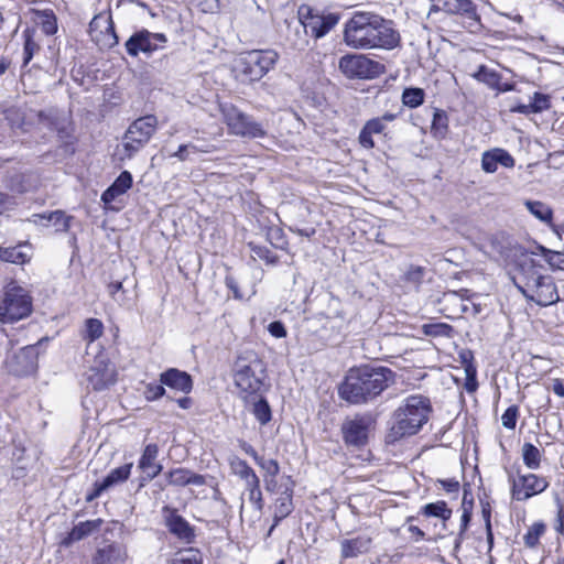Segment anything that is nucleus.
<instances>
[{
  "label": "nucleus",
  "instance_id": "nucleus-42",
  "mask_svg": "<svg viewBox=\"0 0 564 564\" xmlns=\"http://www.w3.org/2000/svg\"><path fill=\"white\" fill-rule=\"evenodd\" d=\"M425 91L422 88H405L402 93V102L409 108H416L424 102Z\"/></svg>",
  "mask_w": 564,
  "mask_h": 564
},
{
  "label": "nucleus",
  "instance_id": "nucleus-35",
  "mask_svg": "<svg viewBox=\"0 0 564 564\" xmlns=\"http://www.w3.org/2000/svg\"><path fill=\"white\" fill-rule=\"evenodd\" d=\"M228 465L231 474L239 477L241 480L248 479L256 474V471L248 465V463L237 455H231L228 457Z\"/></svg>",
  "mask_w": 564,
  "mask_h": 564
},
{
  "label": "nucleus",
  "instance_id": "nucleus-48",
  "mask_svg": "<svg viewBox=\"0 0 564 564\" xmlns=\"http://www.w3.org/2000/svg\"><path fill=\"white\" fill-rule=\"evenodd\" d=\"M473 76L478 82L485 83L490 87L496 86L499 82V75L485 65L479 66L478 70Z\"/></svg>",
  "mask_w": 564,
  "mask_h": 564
},
{
  "label": "nucleus",
  "instance_id": "nucleus-62",
  "mask_svg": "<svg viewBox=\"0 0 564 564\" xmlns=\"http://www.w3.org/2000/svg\"><path fill=\"white\" fill-rule=\"evenodd\" d=\"M241 449L249 456L253 458L254 462H257L261 456L257 453V451L247 442L241 441L240 442Z\"/></svg>",
  "mask_w": 564,
  "mask_h": 564
},
{
  "label": "nucleus",
  "instance_id": "nucleus-6",
  "mask_svg": "<svg viewBox=\"0 0 564 564\" xmlns=\"http://www.w3.org/2000/svg\"><path fill=\"white\" fill-rule=\"evenodd\" d=\"M159 120L147 115L130 123L122 138L124 158L131 159L148 144L158 129Z\"/></svg>",
  "mask_w": 564,
  "mask_h": 564
},
{
  "label": "nucleus",
  "instance_id": "nucleus-10",
  "mask_svg": "<svg viewBox=\"0 0 564 564\" xmlns=\"http://www.w3.org/2000/svg\"><path fill=\"white\" fill-rule=\"evenodd\" d=\"M297 15L305 32L311 33L316 39L327 34L339 21L337 14H319L308 4L300 6Z\"/></svg>",
  "mask_w": 564,
  "mask_h": 564
},
{
  "label": "nucleus",
  "instance_id": "nucleus-27",
  "mask_svg": "<svg viewBox=\"0 0 564 564\" xmlns=\"http://www.w3.org/2000/svg\"><path fill=\"white\" fill-rule=\"evenodd\" d=\"M101 523V519L79 522L72 529L68 535L64 539L63 544L69 545L73 542L83 540L84 538L90 535L93 532L99 530Z\"/></svg>",
  "mask_w": 564,
  "mask_h": 564
},
{
  "label": "nucleus",
  "instance_id": "nucleus-31",
  "mask_svg": "<svg viewBox=\"0 0 564 564\" xmlns=\"http://www.w3.org/2000/svg\"><path fill=\"white\" fill-rule=\"evenodd\" d=\"M292 489L286 488L285 491L276 499L274 506V525L292 512Z\"/></svg>",
  "mask_w": 564,
  "mask_h": 564
},
{
  "label": "nucleus",
  "instance_id": "nucleus-21",
  "mask_svg": "<svg viewBox=\"0 0 564 564\" xmlns=\"http://www.w3.org/2000/svg\"><path fill=\"white\" fill-rule=\"evenodd\" d=\"M167 485L184 487L188 485L203 486L206 484L205 477L199 474H195L186 468H174L165 474Z\"/></svg>",
  "mask_w": 564,
  "mask_h": 564
},
{
  "label": "nucleus",
  "instance_id": "nucleus-3",
  "mask_svg": "<svg viewBox=\"0 0 564 564\" xmlns=\"http://www.w3.org/2000/svg\"><path fill=\"white\" fill-rule=\"evenodd\" d=\"M394 379V372L387 367L361 366L349 370L339 394L352 404L367 403L390 387Z\"/></svg>",
  "mask_w": 564,
  "mask_h": 564
},
{
  "label": "nucleus",
  "instance_id": "nucleus-53",
  "mask_svg": "<svg viewBox=\"0 0 564 564\" xmlns=\"http://www.w3.org/2000/svg\"><path fill=\"white\" fill-rule=\"evenodd\" d=\"M25 42H24V63L28 64L32 57L34 52L39 48L37 44L33 41L29 31L24 32Z\"/></svg>",
  "mask_w": 564,
  "mask_h": 564
},
{
  "label": "nucleus",
  "instance_id": "nucleus-47",
  "mask_svg": "<svg viewBox=\"0 0 564 564\" xmlns=\"http://www.w3.org/2000/svg\"><path fill=\"white\" fill-rule=\"evenodd\" d=\"M542 256L552 270L564 271V253L547 248H542Z\"/></svg>",
  "mask_w": 564,
  "mask_h": 564
},
{
  "label": "nucleus",
  "instance_id": "nucleus-34",
  "mask_svg": "<svg viewBox=\"0 0 564 564\" xmlns=\"http://www.w3.org/2000/svg\"><path fill=\"white\" fill-rule=\"evenodd\" d=\"M431 132L437 139H444L447 135L448 116L444 110L434 109Z\"/></svg>",
  "mask_w": 564,
  "mask_h": 564
},
{
  "label": "nucleus",
  "instance_id": "nucleus-43",
  "mask_svg": "<svg viewBox=\"0 0 564 564\" xmlns=\"http://www.w3.org/2000/svg\"><path fill=\"white\" fill-rule=\"evenodd\" d=\"M546 527L543 522H535L523 536L524 544L534 549L539 544L540 538L545 533Z\"/></svg>",
  "mask_w": 564,
  "mask_h": 564
},
{
  "label": "nucleus",
  "instance_id": "nucleus-28",
  "mask_svg": "<svg viewBox=\"0 0 564 564\" xmlns=\"http://www.w3.org/2000/svg\"><path fill=\"white\" fill-rule=\"evenodd\" d=\"M69 220L70 217L66 216L62 210H55L50 214H34L31 219L34 224H42L45 221V225H47L48 223H52L56 231H67L69 228Z\"/></svg>",
  "mask_w": 564,
  "mask_h": 564
},
{
  "label": "nucleus",
  "instance_id": "nucleus-14",
  "mask_svg": "<svg viewBox=\"0 0 564 564\" xmlns=\"http://www.w3.org/2000/svg\"><path fill=\"white\" fill-rule=\"evenodd\" d=\"M547 487L549 481L544 477L534 474L519 475L512 479V496L522 501L543 492Z\"/></svg>",
  "mask_w": 564,
  "mask_h": 564
},
{
  "label": "nucleus",
  "instance_id": "nucleus-46",
  "mask_svg": "<svg viewBox=\"0 0 564 564\" xmlns=\"http://www.w3.org/2000/svg\"><path fill=\"white\" fill-rule=\"evenodd\" d=\"M37 17L42 31L46 35H53L57 31L56 18L53 11L44 10L42 12H39Z\"/></svg>",
  "mask_w": 564,
  "mask_h": 564
},
{
  "label": "nucleus",
  "instance_id": "nucleus-19",
  "mask_svg": "<svg viewBox=\"0 0 564 564\" xmlns=\"http://www.w3.org/2000/svg\"><path fill=\"white\" fill-rule=\"evenodd\" d=\"M160 382L170 389L183 393H189L193 388L192 377L176 368H170L160 375Z\"/></svg>",
  "mask_w": 564,
  "mask_h": 564
},
{
  "label": "nucleus",
  "instance_id": "nucleus-23",
  "mask_svg": "<svg viewBox=\"0 0 564 564\" xmlns=\"http://www.w3.org/2000/svg\"><path fill=\"white\" fill-rule=\"evenodd\" d=\"M158 453L159 447L156 444H148L139 460V468L142 469L150 479L156 477L162 470V466L155 463Z\"/></svg>",
  "mask_w": 564,
  "mask_h": 564
},
{
  "label": "nucleus",
  "instance_id": "nucleus-61",
  "mask_svg": "<svg viewBox=\"0 0 564 564\" xmlns=\"http://www.w3.org/2000/svg\"><path fill=\"white\" fill-rule=\"evenodd\" d=\"M171 156L178 159L180 161L184 162L189 159V145L182 144L178 147V150L174 152Z\"/></svg>",
  "mask_w": 564,
  "mask_h": 564
},
{
  "label": "nucleus",
  "instance_id": "nucleus-26",
  "mask_svg": "<svg viewBox=\"0 0 564 564\" xmlns=\"http://www.w3.org/2000/svg\"><path fill=\"white\" fill-rule=\"evenodd\" d=\"M7 186L15 193H26L37 186V177L32 173H14L8 177Z\"/></svg>",
  "mask_w": 564,
  "mask_h": 564
},
{
  "label": "nucleus",
  "instance_id": "nucleus-50",
  "mask_svg": "<svg viewBox=\"0 0 564 564\" xmlns=\"http://www.w3.org/2000/svg\"><path fill=\"white\" fill-rule=\"evenodd\" d=\"M256 463L264 471L263 478L276 477L280 473V465L275 459H265L261 456Z\"/></svg>",
  "mask_w": 564,
  "mask_h": 564
},
{
  "label": "nucleus",
  "instance_id": "nucleus-57",
  "mask_svg": "<svg viewBox=\"0 0 564 564\" xmlns=\"http://www.w3.org/2000/svg\"><path fill=\"white\" fill-rule=\"evenodd\" d=\"M253 252L262 260H264L267 263H275L278 258L274 256L270 250L265 248H254Z\"/></svg>",
  "mask_w": 564,
  "mask_h": 564
},
{
  "label": "nucleus",
  "instance_id": "nucleus-54",
  "mask_svg": "<svg viewBox=\"0 0 564 564\" xmlns=\"http://www.w3.org/2000/svg\"><path fill=\"white\" fill-rule=\"evenodd\" d=\"M247 494L249 501L253 505L256 510L261 512L264 506L261 488H253L252 490L247 491Z\"/></svg>",
  "mask_w": 564,
  "mask_h": 564
},
{
  "label": "nucleus",
  "instance_id": "nucleus-16",
  "mask_svg": "<svg viewBox=\"0 0 564 564\" xmlns=\"http://www.w3.org/2000/svg\"><path fill=\"white\" fill-rule=\"evenodd\" d=\"M87 380L94 390H104L116 382L115 367L107 358L98 357L87 372Z\"/></svg>",
  "mask_w": 564,
  "mask_h": 564
},
{
  "label": "nucleus",
  "instance_id": "nucleus-41",
  "mask_svg": "<svg viewBox=\"0 0 564 564\" xmlns=\"http://www.w3.org/2000/svg\"><path fill=\"white\" fill-rule=\"evenodd\" d=\"M426 268L422 265L410 264L402 275V281L414 288H419L423 282Z\"/></svg>",
  "mask_w": 564,
  "mask_h": 564
},
{
  "label": "nucleus",
  "instance_id": "nucleus-45",
  "mask_svg": "<svg viewBox=\"0 0 564 564\" xmlns=\"http://www.w3.org/2000/svg\"><path fill=\"white\" fill-rule=\"evenodd\" d=\"M252 413L261 425H265L271 421V409L267 400L263 398L253 402Z\"/></svg>",
  "mask_w": 564,
  "mask_h": 564
},
{
  "label": "nucleus",
  "instance_id": "nucleus-52",
  "mask_svg": "<svg viewBox=\"0 0 564 564\" xmlns=\"http://www.w3.org/2000/svg\"><path fill=\"white\" fill-rule=\"evenodd\" d=\"M519 415V409L517 405L509 406L503 414L501 415L502 426L509 430H513L517 424V419Z\"/></svg>",
  "mask_w": 564,
  "mask_h": 564
},
{
  "label": "nucleus",
  "instance_id": "nucleus-12",
  "mask_svg": "<svg viewBox=\"0 0 564 564\" xmlns=\"http://www.w3.org/2000/svg\"><path fill=\"white\" fill-rule=\"evenodd\" d=\"M338 67L349 78H373L383 70V65L379 62L357 54L341 56Z\"/></svg>",
  "mask_w": 564,
  "mask_h": 564
},
{
  "label": "nucleus",
  "instance_id": "nucleus-39",
  "mask_svg": "<svg viewBox=\"0 0 564 564\" xmlns=\"http://www.w3.org/2000/svg\"><path fill=\"white\" fill-rule=\"evenodd\" d=\"M422 514L425 517H435L444 521L448 520L452 516V510L447 508L445 501H436L427 503L422 508Z\"/></svg>",
  "mask_w": 564,
  "mask_h": 564
},
{
  "label": "nucleus",
  "instance_id": "nucleus-55",
  "mask_svg": "<svg viewBox=\"0 0 564 564\" xmlns=\"http://www.w3.org/2000/svg\"><path fill=\"white\" fill-rule=\"evenodd\" d=\"M372 134L370 130L366 129V126L362 127L358 137V141L362 148L372 149L375 147Z\"/></svg>",
  "mask_w": 564,
  "mask_h": 564
},
{
  "label": "nucleus",
  "instance_id": "nucleus-20",
  "mask_svg": "<svg viewBox=\"0 0 564 564\" xmlns=\"http://www.w3.org/2000/svg\"><path fill=\"white\" fill-rule=\"evenodd\" d=\"M372 539L367 534H360L340 542V554L343 558H354L370 551Z\"/></svg>",
  "mask_w": 564,
  "mask_h": 564
},
{
  "label": "nucleus",
  "instance_id": "nucleus-60",
  "mask_svg": "<svg viewBox=\"0 0 564 564\" xmlns=\"http://www.w3.org/2000/svg\"><path fill=\"white\" fill-rule=\"evenodd\" d=\"M108 488L104 487L102 481H96L94 484V489L90 494L87 495V501H93L96 498H98L104 491H106Z\"/></svg>",
  "mask_w": 564,
  "mask_h": 564
},
{
  "label": "nucleus",
  "instance_id": "nucleus-18",
  "mask_svg": "<svg viewBox=\"0 0 564 564\" xmlns=\"http://www.w3.org/2000/svg\"><path fill=\"white\" fill-rule=\"evenodd\" d=\"M481 170L485 173H496L499 166L505 169H513L516 165L514 158L502 148H492L481 154Z\"/></svg>",
  "mask_w": 564,
  "mask_h": 564
},
{
  "label": "nucleus",
  "instance_id": "nucleus-40",
  "mask_svg": "<svg viewBox=\"0 0 564 564\" xmlns=\"http://www.w3.org/2000/svg\"><path fill=\"white\" fill-rule=\"evenodd\" d=\"M422 333L425 336L430 337H452L453 336V327L449 324L446 323H429L424 324L421 327Z\"/></svg>",
  "mask_w": 564,
  "mask_h": 564
},
{
  "label": "nucleus",
  "instance_id": "nucleus-58",
  "mask_svg": "<svg viewBox=\"0 0 564 564\" xmlns=\"http://www.w3.org/2000/svg\"><path fill=\"white\" fill-rule=\"evenodd\" d=\"M442 488L448 494L458 492L459 482L456 479L440 480Z\"/></svg>",
  "mask_w": 564,
  "mask_h": 564
},
{
  "label": "nucleus",
  "instance_id": "nucleus-15",
  "mask_svg": "<svg viewBox=\"0 0 564 564\" xmlns=\"http://www.w3.org/2000/svg\"><path fill=\"white\" fill-rule=\"evenodd\" d=\"M371 423L370 415H357L351 420H347L341 427L346 444L356 447L365 445Z\"/></svg>",
  "mask_w": 564,
  "mask_h": 564
},
{
  "label": "nucleus",
  "instance_id": "nucleus-2",
  "mask_svg": "<svg viewBox=\"0 0 564 564\" xmlns=\"http://www.w3.org/2000/svg\"><path fill=\"white\" fill-rule=\"evenodd\" d=\"M344 41L356 50H392L399 45L400 34L392 21L373 12L358 11L345 24Z\"/></svg>",
  "mask_w": 564,
  "mask_h": 564
},
{
  "label": "nucleus",
  "instance_id": "nucleus-49",
  "mask_svg": "<svg viewBox=\"0 0 564 564\" xmlns=\"http://www.w3.org/2000/svg\"><path fill=\"white\" fill-rule=\"evenodd\" d=\"M529 104L533 113L543 112L551 107L550 97L541 93H534Z\"/></svg>",
  "mask_w": 564,
  "mask_h": 564
},
{
  "label": "nucleus",
  "instance_id": "nucleus-9",
  "mask_svg": "<svg viewBox=\"0 0 564 564\" xmlns=\"http://www.w3.org/2000/svg\"><path fill=\"white\" fill-rule=\"evenodd\" d=\"M219 108L231 134L248 138H262L265 135L261 123L254 121L232 104H220Z\"/></svg>",
  "mask_w": 564,
  "mask_h": 564
},
{
  "label": "nucleus",
  "instance_id": "nucleus-7",
  "mask_svg": "<svg viewBox=\"0 0 564 564\" xmlns=\"http://www.w3.org/2000/svg\"><path fill=\"white\" fill-rule=\"evenodd\" d=\"M279 54L273 50H252L246 52L237 62V68L248 82L260 80L273 68Z\"/></svg>",
  "mask_w": 564,
  "mask_h": 564
},
{
  "label": "nucleus",
  "instance_id": "nucleus-30",
  "mask_svg": "<svg viewBox=\"0 0 564 564\" xmlns=\"http://www.w3.org/2000/svg\"><path fill=\"white\" fill-rule=\"evenodd\" d=\"M444 9L452 14H463L477 19L476 7L471 0H446Z\"/></svg>",
  "mask_w": 564,
  "mask_h": 564
},
{
  "label": "nucleus",
  "instance_id": "nucleus-44",
  "mask_svg": "<svg viewBox=\"0 0 564 564\" xmlns=\"http://www.w3.org/2000/svg\"><path fill=\"white\" fill-rule=\"evenodd\" d=\"M395 118H397L395 113L386 112L381 117H377V118H372V119L368 120L365 123V126H366V129L370 130V132H372L373 134H380L384 131L386 123L392 122L393 120H395Z\"/></svg>",
  "mask_w": 564,
  "mask_h": 564
},
{
  "label": "nucleus",
  "instance_id": "nucleus-64",
  "mask_svg": "<svg viewBox=\"0 0 564 564\" xmlns=\"http://www.w3.org/2000/svg\"><path fill=\"white\" fill-rule=\"evenodd\" d=\"M552 390L553 392L560 397V398H564V384H563V381L561 379H553L552 381Z\"/></svg>",
  "mask_w": 564,
  "mask_h": 564
},
{
  "label": "nucleus",
  "instance_id": "nucleus-8",
  "mask_svg": "<svg viewBox=\"0 0 564 564\" xmlns=\"http://www.w3.org/2000/svg\"><path fill=\"white\" fill-rule=\"evenodd\" d=\"M30 313L31 299L26 292L21 286L8 285L0 303V321L13 323L26 317Z\"/></svg>",
  "mask_w": 564,
  "mask_h": 564
},
{
  "label": "nucleus",
  "instance_id": "nucleus-25",
  "mask_svg": "<svg viewBox=\"0 0 564 564\" xmlns=\"http://www.w3.org/2000/svg\"><path fill=\"white\" fill-rule=\"evenodd\" d=\"M132 186V175L128 171L121 172L110 187H108L101 195V200L105 204H110L118 196L123 195Z\"/></svg>",
  "mask_w": 564,
  "mask_h": 564
},
{
  "label": "nucleus",
  "instance_id": "nucleus-5",
  "mask_svg": "<svg viewBox=\"0 0 564 564\" xmlns=\"http://www.w3.org/2000/svg\"><path fill=\"white\" fill-rule=\"evenodd\" d=\"M265 378V364L258 356L253 355L248 361L242 358L237 361L234 380L239 390V395L243 400L247 401L249 398H256L260 394Z\"/></svg>",
  "mask_w": 564,
  "mask_h": 564
},
{
  "label": "nucleus",
  "instance_id": "nucleus-38",
  "mask_svg": "<svg viewBox=\"0 0 564 564\" xmlns=\"http://www.w3.org/2000/svg\"><path fill=\"white\" fill-rule=\"evenodd\" d=\"M541 451L531 443H524L522 446V458L524 465L530 469H538L541 464Z\"/></svg>",
  "mask_w": 564,
  "mask_h": 564
},
{
  "label": "nucleus",
  "instance_id": "nucleus-51",
  "mask_svg": "<svg viewBox=\"0 0 564 564\" xmlns=\"http://www.w3.org/2000/svg\"><path fill=\"white\" fill-rule=\"evenodd\" d=\"M165 394L164 384L156 382H149L144 386L143 395L148 401H155Z\"/></svg>",
  "mask_w": 564,
  "mask_h": 564
},
{
  "label": "nucleus",
  "instance_id": "nucleus-56",
  "mask_svg": "<svg viewBox=\"0 0 564 564\" xmlns=\"http://www.w3.org/2000/svg\"><path fill=\"white\" fill-rule=\"evenodd\" d=\"M269 333L275 338H283L286 336V329L282 322L275 321L269 324Z\"/></svg>",
  "mask_w": 564,
  "mask_h": 564
},
{
  "label": "nucleus",
  "instance_id": "nucleus-1",
  "mask_svg": "<svg viewBox=\"0 0 564 564\" xmlns=\"http://www.w3.org/2000/svg\"><path fill=\"white\" fill-rule=\"evenodd\" d=\"M510 251L514 263L512 281L524 297L540 306L557 303L560 295L555 282L551 275L543 273V265L521 247Z\"/></svg>",
  "mask_w": 564,
  "mask_h": 564
},
{
  "label": "nucleus",
  "instance_id": "nucleus-37",
  "mask_svg": "<svg viewBox=\"0 0 564 564\" xmlns=\"http://www.w3.org/2000/svg\"><path fill=\"white\" fill-rule=\"evenodd\" d=\"M170 564H203V556L197 549L189 547L175 553Z\"/></svg>",
  "mask_w": 564,
  "mask_h": 564
},
{
  "label": "nucleus",
  "instance_id": "nucleus-11",
  "mask_svg": "<svg viewBox=\"0 0 564 564\" xmlns=\"http://www.w3.org/2000/svg\"><path fill=\"white\" fill-rule=\"evenodd\" d=\"M166 43L167 37L164 33H153L142 29L134 32L127 40L124 46L127 53L132 57H137L140 53L149 57L156 51L163 50Z\"/></svg>",
  "mask_w": 564,
  "mask_h": 564
},
{
  "label": "nucleus",
  "instance_id": "nucleus-13",
  "mask_svg": "<svg viewBox=\"0 0 564 564\" xmlns=\"http://www.w3.org/2000/svg\"><path fill=\"white\" fill-rule=\"evenodd\" d=\"M89 29L93 39L105 47L111 48L119 42L110 12L95 15Z\"/></svg>",
  "mask_w": 564,
  "mask_h": 564
},
{
  "label": "nucleus",
  "instance_id": "nucleus-63",
  "mask_svg": "<svg viewBox=\"0 0 564 564\" xmlns=\"http://www.w3.org/2000/svg\"><path fill=\"white\" fill-rule=\"evenodd\" d=\"M245 482L246 491L252 490L253 488L260 487V479L257 474L248 479L242 480Z\"/></svg>",
  "mask_w": 564,
  "mask_h": 564
},
{
  "label": "nucleus",
  "instance_id": "nucleus-59",
  "mask_svg": "<svg viewBox=\"0 0 564 564\" xmlns=\"http://www.w3.org/2000/svg\"><path fill=\"white\" fill-rule=\"evenodd\" d=\"M122 290V283L117 281V282H112V283H109L108 284V292L110 294V296L117 301V302H122V299L121 296L118 295V293Z\"/></svg>",
  "mask_w": 564,
  "mask_h": 564
},
{
  "label": "nucleus",
  "instance_id": "nucleus-4",
  "mask_svg": "<svg viewBox=\"0 0 564 564\" xmlns=\"http://www.w3.org/2000/svg\"><path fill=\"white\" fill-rule=\"evenodd\" d=\"M431 413L430 401L422 395H410L394 413V423L388 437L397 441L404 436L416 434L429 421Z\"/></svg>",
  "mask_w": 564,
  "mask_h": 564
},
{
  "label": "nucleus",
  "instance_id": "nucleus-29",
  "mask_svg": "<svg viewBox=\"0 0 564 564\" xmlns=\"http://www.w3.org/2000/svg\"><path fill=\"white\" fill-rule=\"evenodd\" d=\"M30 249L28 245H19L15 247H0V259L14 264H24L30 261L31 253L25 251Z\"/></svg>",
  "mask_w": 564,
  "mask_h": 564
},
{
  "label": "nucleus",
  "instance_id": "nucleus-22",
  "mask_svg": "<svg viewBox=\"0 0 564 564\" xmlns=\"http://www.w3.org/2000/svg\"><path fill=\"white\" fill-rule=\"evenodd\" d=\"M166 527L172 534L186 543L195 538L194 528L176 511H171L166 517Z\"/></svg>",
  "mask_w": 564,
  "mask_h": 564
},
{
  "label": "nucleus",
  "instance_id": "nucleus-32",
  "mask_svg": "<svg viewBox=\"0 0 564 564\" xmlns=\"http://www.w3.org/2000/svg\"><path fill=\"white\" fill-rule=\"evenodd\" d=\"M524 205L536 219L547 226L551 225V221L553 220V210L549 205L540 200H525Z\"/></svg>",
  "mask_w": 564,
  "mask_h": 564
},
{
  "label": "nucleus",
  "instance_id": "nucleus-33",
  "mask_svg": "<svg viewBox=\"0 0 564 564\" xmlns=\"http://www.w3.org/2000/svg\"><path fill=\"white\" fill-rule=\"evenodd\" d=\"M132 463L112 469L101 481L108 489L124 482L131 474Z\"/></svg>",
  "mask_w": 564,
  "mask_h": 564
},
{
  "label": "nucleus",
  "instance_id": "nucleus-24",
  "mask_svg": "<svg viewBox=\"0 0 564 564\" xmlns=\"http://www.w3.org/2000/svg\"><path fill=\"white\" fill-rule=\"evenodd\" d=\"M126 551L118 544H109L98 549L94 556V564H123Z\"/></svg>",
  "mask_w": 564,
  "mask_h": 564
},
{
  "label": "nucleus",
  "instance_id": "nucleus-36",
  "mask_svg": "<svg viewBox=\"0 0 564 564\" xmlns=\"http://www.w3.org/2000/svg\"><path fill=\"white\" fill-rule=\"evenodd\" d=\"M104 334V324L98 318H88L85 322V327L82 332V337L87 343H93L100 338Z\"/></svg>",
  "mask_w": 564,
  "mask_h": 564
},
{
  "label": "nucleus",
  "instance_id": "nucleus-17",
  "mask_svg": "<svg viewBox=\"0 0 564 564\" xmlns=\"http://www.w3.org/2000/svg\"><path fill=\"white\" fill-rule=\"evenodd\" d=\"M39 350L36 345L21 348L10 360L11 372L17 376H29L37 369Z\"/></svg>",
  "mask_w": 564,
  "mask_h": 564
}]
</instances>
